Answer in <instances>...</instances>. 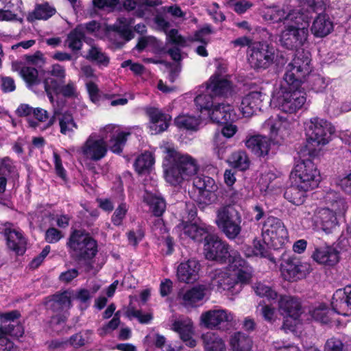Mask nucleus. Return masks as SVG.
Listing matches in <instances>:
<instances>
[{
    "instance_id": "1",
    "label": "nucleus",
    "mask_w": 351,
    "mask_h": 351,
    "mask_svg": "<svg viewBox=\"0 0 351 351\" xmlns=\"http://www.w3.org/2000/svg\"><path fill=\"white\" fill-rule=\"evenodd\" d=\"M204 251L208 260L228 265L213 271L210 280L213 290L227 295H234L251 282L253 276L252 267L242 258L237 250L231 248L211 232L204 239Z\"/></svg>"
},
{
    "instance_id": "2",
    "label": "nucleus",
    "mask_w": 351,
    "mask_h": 351,
    "mask_svg": "<svg viewBox=\"0 0 351 351\" xmlns=\"http://www.w3.org/2000/svg\"><path fill=\"white\" fill-rule=\"evenodd\" d=\"M311 54L308 51H298L287 65L283 80L276 86L271 105L283 112L295 114L306 101L302 85L311 71Z\"/></svg>"
},
{
    "instance_id": "3",
    "label": "nucleus",
    "mask_w": 351,
    "mask_h": 351,
    "mask_svg": "<svg viewBox=\"0 0 351 351\" xmlns=\"http://www.w3.org/2000/svg\"><path fill=\"white\" fill-rule=\"evenodd\" d=\"M226 68L219 66L209 80L195 90L194 102L202 114L210 118L213 122L235 121L240 119L232 106L224 103L215 104L214 97H227L230 95L232 87Z\"/></svg>"
},
{
    "instance_id": "4",
    "label": "nucleus",
    "mask_w": 351,
    "mask_h": 351,
    "mask_svg": "<svg viewBox=\"0 0 351 351\" xmlns=\"http://www.w3.org/2000/svg\"><path fill=\"white\" fill-rule=\"evenodd\" d=\"M160 149L164 154L163 167L165 180L177 186L195 175L199 169L197 160L191 156L178 152L170 142H163Z\"/></svg>"
},
{
    "instance_id": "5",
    "label": "nucleus",
    "mask_w": 351,
    "mask_h": 351,
    "mask_svg": "<svg viewBox=\"0 0 351 351\" xmlns=\"http://www.w3.org/2000/svg\"><path fill=\"white\" fill-rule=\"evenodd\" d=\"M330 5V0H306L303 10L300 13L306 15L307 21L300 23L289 21L279 36L280 45L288 49H296L303 47L308 36V27L311 19V12L325 10Z\"/></svg>"
},
{
    "instance_id": "6",
    "label": "nucleus",
    "mask_w": 351,
    "mask_h": 351,
    "mask_svg": "<svg viewBox=\"0 0 351 351\" xmlns=\"http://www.w3.org/2000/svg\"><path fill=\"white\" fill-rule=\"evenodd\" d=\"M306 145L300 149L306 150L309 156H315L321 148L331 141L335 128L328 121L313 117L304 123Z\"/></svg>"
},
{
    "instance_id": "7",
    "label": "nucleus",
    "mask_w": 351,
    "mask_h": 351,
    "mask_svg": "<svg viewBox=\"0 0 351 351\" xmlns=\"http://www.w3.org/2000/svg\"><path fill=\"white\" fill-rule=\"evenodd\" d=\"M299 160L296 162L291 172L292 184L304 189L313 190L316 189L321 181L319 171L306 152V150L300 149L298 152Z\"/></svg>"
},
{
    "instance_id": "8",
    "label": "nucleus",
    "mask_w": 351,
    "mask_h": 351,
    "mask_svg": "<svg viewBox=\"0 0 351 351\" xmlns=\"http://www.w3.org/2000/svg\"><path fill=\"white\" fill-rule=\"evenodd\" d=\"M155 23L165 32L169 43L179 47H185L191 42H199L203 45L196 48V53L202 57L208 56V53L206 45L210 42V35L213 33L210 25L204 26L197 31L193 37L184 38L178 33L177 29H172L168 31L169 23L165 19L157 16L155 17Z\"/></svg>"
},
{
    "instance_id": "9",
    "label": "nucleus",
    "mask_w": 351,
    "mask_h": 351,
    "mask_svg": "<svg viewBox=\"0 0 351 351\" xmlns=\"http://www.w3.org/2000/svg\"><path fill=\"white\" fill-rule=\"evenodd\" d=\"M241 221V214L232 204L222 206L216 211V225L230 239L240 234Z\"/></svg>"
},
{
    "instance_id": "10",
    "label": "nucleus",
    "mask_w": 351,
    "mask_h": 351,
    "mask_svg": "<svg viewBox=\"0 0 351 351\" xmlns=\"http://www.w3.org/2000/svg\"><path fill=\"white\" fill-rule=\"evenodd\" d=\"M303 10L301 8L294 7L291 5L282 6L272 5L264 6L261 8V14L263 19L270 23H278L285 21V24L289 21L300 23L302 21H307L308 18L300 12Z\"/></svg>"
},
{
    "instance_id": "11",
    "label": "nucleus",
    "mask_w": 351,
    "mask_h": 351,
    "mask_svg": "<svg viewBox=\"0 0 351 351\" xmlns=\"http://www.w3.org/2000/svg\"><path fill=\"white\" fill-rule=\"evenodd\" d=\"M196 215V209L195 208H192L189 213L188 219H183L176 226V231L181 240H191L195 242H201L212 231L213 228L211 226L203 223H198L195 219Z\"/></svg>"
},
{
    "instance_id": "12",
    "label": "nucleus",
    "mask_w": 351,
    "mask_h": 351,
    "mask_svg": "<svg viewBox=\"0 0 351 351\" xmlns=\"http://www.w3.org/2000/svg\"><path fill=\"white\" fill-rule=\"evenodd\" d=\"M263 239L275 249L284 247L289 241V234L283 222L274 217H269L262 228Z\"/></svg>"
},
{
    "instance_id": "13",
    "label": "nucleus",
    "mask_w": 351,
    "mask_h": 351,
    "mask_svg": "<svg viewBox=\"0 0 351 351\" xmlns=\"http://www.w3.org/2000/svg\"><path fill=\"white\" fill-rule=\"evenodd\" d=\"M278 308L282 314H285L282 328L285 330L298 333L300 328V302L298 299L290 295H281Z\"/></svg>"
},
{
    "instance_id": "14",
    "label": "nucleus",
    "mask_w": 351,
    "mask_h": 351,
    "mask_svg": "<svg viewBox=\"0 0 351 351\" xmlns=\"http://www.w3.org/2000/svg\"><path fill=\"white\" fill-rule=\"evenodd\" d=\"M68 245L80 260H92L97 253L96 241L80 230H75L71 234Z\"/></svg>"
},
{
    "instance_id": "15",
    "label": "nucleus",
    "mask_w": 351,
    "mask_h": 351,
    "mask_svg": "<svg viewBox=\"0 0 351 351\" xmlns=\"http://www.w3.org/2000/svg\"><path fill=\"white\" fill-rule=\"evenodd\" d=\"M235 315L231 311L215 308L203 312L199 317V325L208 329H221L234 321Z\"/></svg>"
},
{
    "instance_id": "16",
    "label": "nucleus",
    "mask_w": 351,
    "mask_h": 351,
    "mask_svg": "<svg viewBox=\"0 0 351 351\" xmlns=\"http://www.w3.org/2000/svg\"><path fill=\"white\" fill-rule=\"evenodd\" d=\"M80 152L86 159L98 161L104 158L108 152V145L103 134L91 133L80 147Z\"/></svg>"
},
{
    "instance_id": "17",
    "label": "nucleus",
    "mask_w": 351,
    "mask_h": 351,
    "mask_svg": "<svg viewBox=\"0 0 351 351\" xmlns=\"http://www.w3.org/2000/svg\"><path fill=\"white\" fill-rule=\"evenodd\" d=\"M249 62L254 69H266L274 59V50L272 47L261 43H253L250 46Z\"/></svg>"
},
{
    "instance_id": "18",
    "label": "nucleus",
    "mask_w": 351,
    "mask_h": 351,
    "mask_svg": "<svg viewBox=\"0 0 351 351\" xmlns=\"http://www.w3.org/2000/svg\"><path fill=\"white\" fill-rule=\"evenodd\" d=\"M341 212L328 207H317L314 210L311 219L315 228L330 234L338 226L336 215L337 213Z\"/></svg>"
},
{
    "instance_id": "19",
    "label": "nucleus",
    "mask_w": 351,
    "mask_h": 351,
    "mask_svg": "<svg viewBox=\"0 0 351 351\" xmlns=\"http://www.w3.org/2000/svg\"><path fill=\"white\" fill-rule=\"evenodd\" d=\"M310 270L309 264L302 263L293 258L284 259L280 265L281 276L287 281H296L302 279L309 273Z\"/></svg>"
},
{
    "instance_id": "20",
    "label": "nucleus",
    "mask_w": 351,
    "mask_h": 351,
    "mask_svg": "<svg viewBox=\"0 0 351 351\" xmlns=\"http://www.w3.org/2000/svg\"><path fill=\"white\" fill-rule=\"evenodd\" d=\"M100 133L103 134L104 140L108 139V149L119 154L122 152L127 141V137L130 134L121 130L119 125L108 124L100 129Z\"/></svg>"
},
{
    "instance_id": "21",
    "label": "nucleus",
    "mask_w": 351,
    "mask_h": 351,
    "mask_svg": "<svg viewBox=\"0 0 351 351\" xmlns=\"http://www.w3.org/2000/svg\"><path fill=\"white\" fill-rule=\"evenodd\" d=\"M330 7L329 6L324 11L315 12L317 15L313 19L311 26V32L315 38H324L330 34L335 28V23L332 18L326 13V11ZM311 16H312V14Z\"/></svg>"
},
{
    "instance_id": "22",
    "label": "nucleus",
    "mask_w": 351,
    "mask_h": 351,
    "mask_svg": "<svg viewBox=\"0 0 351 351\" xmlns=\"http://www.w3.org/2000/svg\"><path fill=\"white\" fill-rule=\"evenodd\" d=\"M50 306L54 312H62V315H56L51 317V325L56 331H59L58 326H62L66 320V311L71 306V299L68 293L54 295L50 301Z\"/></svg>"
},
{
    "instance_id": "23",
    "label": "nucleus",
    "mask_w": 351,
    "mask_h": 351,
    "mask_svg": "<svg viewBox=\"0 0 351 351\" xmlns=\"http://www.w3.org/2000/svg\"><path fill=\"white\" fill-rule=\"evenodd\" d=\"M311 257L318 264L330 267L339 262L340 253L334 245H324L315 247Z\"/></svg>"
},
{
    "instance_id": "24",
    "label": "nucleus",
    "mask_w": 351,
    "mask_h": 351,
    "mask_svg": "<svg viewBox=\"0 0 351 351\" xmlns=\"http://www.w3.org/2000/svg\"><path fill=\"white\" fill-rule=\"evenodd\" d=\"M266 95L261 91H252L243 96L239 106V111L243 117H250L263 107Z\"/></svg>"
},
{
    "instance_id": "25",
    "label": "nucleus",
    "mask_w": 351,
    "mask_h": 351,
    "mask_svg": "<svg viewBox=\"0 0 351 351\" xmlns=\"http://www.w3.org/2000/svg\"><path fill=\"white\" fill-rule=\"evenodd\" d=\"M331 306L337 314L349 316L351 315V286L337 289L333 294Z\"/></svg>"
},
{
    "instance_id": "26",
    "label": "nucleus",
    "mask_w": 351,
    "mask_h": 351,
    "mask_svg": "<svg viewBox=\"0 0 351 351\" xmlns=\"http://www.w3.org/2000/svg\"><path fill=\"white\" fill-rule=\"evenodd\" d=\"M171 329L176 332L186 346L193 348L197 341L193 338L195 334L193 322L188 317H179L173 321Z\"/></svg>"
},
{
    "instance_id": "27",
    "label": "nucleus",
    "mask_w": 351,
    "mask_h": 351,
    "mask_svg": "<svg viewBox=\"0 0 351 351\" xmlns=\"http://www.w3.org/2000/svg\"><path fill=\"white\" fill-rule=\"evenodd\" d=\"M263 128L269 133L271 137L279 136L283 139L289 134L291 122L286 118L279 116L271 117L265 121Z\"/></svg>"
},
{
    "instance_id": "28",
    "label": "nucleus",
    "mask_w": 351,
    "mask_h": 351,
    "mask_svg": "<svg viewBox=\"0 0 351 351\" xmlns=\"http://www.w3.org/2000/svg\"><path fill=\"white\" fill-rule=\"evenodd\" d=\"M50 76L45 77L44 86L47 96L51 103L53 101L52 91H57L60 87V83L66 77V71L64 66L56 64L51 66L49 73Z\"/></svg>"
},
{
    "instance_id": "29",
    "label": "nucleus",
    "mask_w": 351,
    "mask_h": 351,
    "mask_svg": "<svg viewBox=\"0 0 351 351\" xmlns=\"http://www.w3.org/2000/svg\"><path fill=\"white\" fill-rule=\"evenodd\" d=\"M200 264L195 259L182 262L177 267V278L180 282L192 283L197 280Z\"/></svg>"
},
{
    "instance_id": "30",
    "label": "nucleus",
    "mask_w": 351,
    "mask_h": 351,
    "mask_svg": "<svg viewBox=\"0 0 351 351\" xmlns=\"http://www.w3.org/2000/svg\"><path fill=\"white\" fill-rule=\"evenodd\" d=\"M245 144L248 149L258 157H264L268 155L271 147L270 139L262 135H254L247 137Z\"/></svg>"
},
{
    "instance_id": "31",
    "label": "nucleus",
    "mask_w": 351,
    "mask_h": 351,
    "mask_svg": "<svg viewBox=\"0 0 351 351\" xmlns=\"http://www.w3.org/2000/svg\"><path fill=\"white\" fill-rule=\"evenodd\" d=\"M7 245L9 249L18 254H22L25 250L26 241L22 232L15 228H6L5 230Z\"/></svg>"
},
{
    "instance_id": "32",
    "label": "nucleus",
    "mask_w": 351,
    "mask_h": 351,
    "mask_svg": "<svg viewBox=\"0 0 351 351\" xmlns=\"http://www.w3.org/2000/svg\"><path fill=\"white\" fill-rule=\"evenodd\" d=\"M12 71L19 72L20 76L29 86L36 85L40 82L38 76V71L34 67L26 66L23 62H12Z\"/></svg>"
},
{
    "instance_id": "33",
    "label": "nucleus",
    "mask_w": 351,
    "mask_h": 351,
    "mask_svg": "<svg viewBox=\"0 0 351 351\" xmlns=\"http://www.w3.org/2000/svg\"><path fill=\"white\" fill-rule=\"evenodd\" d=\"M57 116L58 124L60 127V132L62 134L71 137L77 130L78 125L72 114L69 112H64L58 114L57 112H54V118Z\"/></svg>"
},
{
    "instance_id": "34",
    "label": "nucleus",
    "mask_w": 351,
    "mask_h": 351,
    "mask_svg": "<svg viewBox=\"0 0 351 351\" xmlns=\"http://www.w3.org/2000/svg\"><path fill=\"white\" fill-rule=\"evenodd\" d=\"M204 351H226L224 340L216 332H206L202 335Z\"/></svg>"
},
{
    "instance_id": "35",
    "label": "nucleus",
    "mask_w": 351,
    "mask_h": 351,
    "mask_svg": "<svg viewBox=\"0 0 351 351\" xmlns=\"http://www.w3.org/2000/svg\"><path fill=\"white\" fill-rule=\"evenodd\" d=\"M204 286H197L187 290L181 296L182 303L186 307H195L204 298L206 294Z\"/></svg>"
},
{
    "instance_id": "36",
    "label": "nucleus",
    "mask_w": 351,
    "mask_h": 351,
    "mask_svg": "<svg viewBox=\"0 0 351 351\" xmlns=\"http://www.w3.org/2000/svg\"><path fill=\"white\" fill-rule=\"evenodd\" d=\"M308 319L323 324H328L331 320V313L326 305L319 303L311 306L308 309Z\"/></svg>"
},
{
    "instance_id": "37",
    "label": "nucleus",
    "mask_w": 351,
    "mask_h": 351,
    "mask_svg": "<svg viewBox=\"0 0 351 351\" xmlns=\"http://www.w3.org/2000/svg\"><path fill=\"white\" fill-rule=\"evenodd\" d=\"M125 10L133 11L138 16H143L151 10L152 4L149 0H123Z\"/></svg>"
},
{
    "instance_id": "38",
    "label": "nucleus",
    "mask_w": 351,
    "mask_h": 351,
    "mask_svg": "<svg viewBox=\"0 0 351 351\" xmlns=\"http://www.w3.org/2000/svg\"><path fill=\"white\" fill-rule=\"evenodd\" d=\"M217 186H214L212 189H207L206 191H197V193L189 192L190 197L198 204L204 206L211 204L216 199L215 191Z\"/></svg>"
},
{
    "instance_id": "39",
    "label": "nucleus",
    "mask_w": 351,
    "mask_h": 351,
    "mask_svg": "<svg viewBox=\"0 0 351 351\" xmlns=\"http://www.w3.org/2000/svg\"><path fill=\"white\" fill-rule=\"evenodd\" d=\"M232 351H250L252 348L251 339L242 332L234 333L230 339Z\"/></svg>"
},
{
    "instance_id": "40",
    "label": "nucleus",
    "mask_w": 351,
    "mask_h": 351,
    "mask_svg": "<svg viewBox=\"0 0 351 351\" xmlns=\"http://www.w3.org/2000/svg\"><path fill=\"white\" fill-rule=\"evenodd\" d=\"M310 190H304L298 186L296 184H293V185L287 189L285 193V197L289 202L292 203L294 205H302L306 198V193Z\"/></svg>"
},
{
    "instance_id": "41",
    "label": "nucleus",
    "mask_w": 351,
    "mask_h": 351,
    "mask_svg": "<svg viewBox=\"0 0 351 351\" xmlns=\"http://www.w3.org/2000/svg\"><path fill=\"white\" fill-rule=\"evenodd\" d=\"M227 162L232 167L240 171H245L250 165L249 157L244 151H237L232 153Z\"/></svg>"
},
{
    "instance_id": "42",
    "label": "nucleus",
    "mask_w": 351,
    "mask_h": 351,
    "mask_svg": "<svg viewBox=\"0 0 351 351\" xmlns=\"http://www.w3.org/2000/svg\"><path fill=\"white\" fill-rule=\"evenodd\" d=\"M174 123L179 128L196 131L199 128L200 121L194 116L188 114H181L175 119Z\"/></svg>"
},
{
    "instance_id": "43",
    "label": "nucleus",
    "mask_w": 351,
    "mask_h": 351,
    "mask_svg": "<svg viewBox=\"0 0 351 351\" xmlns=\"http://www.w3.org/2000/svg\"><path fill=\"white\" fill-rule=\"evenodd\" d=\"M153 162L152 154L149 152H145L136 158L134 167L138 174L145 175L152 171Z\"/></svg>"
},
{
    "instance_id": "44",
    "label": "nucleus",
    "mask_w": 351,
    "mask_h": 351,
    "mask_svg": "<svg viewBox=\"0 0 351 351\" xmlns=\"http://www.w3.org/2000/svg\"><path fill=\"white\" fill-rule=\"evenodd\" d=\"M23 334V326L19 322L0 325V337L8 338V337H11L18 339L21 337Z\"/></svg>"
},
{
    "instance_id": "45",
    "label": "nucleus",
    "mask_w": 351,
    "mask_h": 351,
    "mask_svg": "<svg viewBox=\"0 0 351 351\" xmlns=\"http://www.w3.org/2000/svg\"><path fill=\"white\" fill-rule=\"evenodd\" d=\"M326 204L331 206V208L336 211H343L345 209V201L340 195L333 190L326 191L323 197Z\"/></svg>"
},
{
    "instance_id": "46",
    "label": "nucleus",
    "mask_w": 351,
    "mask_h": 351,
    "mask_svg": "<svg viewBox=\"0 0 351 351\" xmlns=\"http://www.w3.org/2000/svg\"><path fill=\"white\" fill-rule=\"evenodd\" d=\"M273 178H274V175L273 173H268L267 175H263L259 181L260 191L264 197L277 194L280 191V189H274V184L271 182L267 183V180H269L270 181Z\"/></svg>"
},
{
    "instance_id": "47",
    "label": "nucleus",
    "mask_w": 351,
    "mask_h": 351,
    "mask_svg": "<svg viewBox=\"0 0 351 351\" xmlns=\"http://www.w3.org/2000/svg\"><path fill=\"white\" fill-rule=\"evenodd\" d=\"M84 34L81 29L76 28L69 33L65 40V45L73 51L80 50L82 46Z\"/></svg>"
},
{
    "instance_id": "48",
    "label": "nucleus",
    "mask_w": 351,
    "mask_h": 351,
    "mask_svg": "<svg viewBox=\"0 0 351 351\" xmlns=\"http://www.w3.org/2000/svg\"><path fill=\"white\" fill-rule=\"evenodd\" d=\"M133 23L134 22L132 19L121 17L117 20L115 25L117 30L127 40H130L134 37V32L131 28Z\"/></svg>"
},
{
    "instance_id": "49",
    "label": "nucleus",
    "mask_w": 351,
    "mask_h": 351,
    "mask_svg": "<svg viewBox=\"0 0 351 351\" xmlns=\"http://www.w3.org/2000/svg\"><path fill=\"white\" fill-rule=\"evenodd\" d=\"M86 58L96 62L99 66H106L109 62L108 58L101 51V49L95 46L90 47Z\"/></svg>"
},
{
    "instance_id": "50",
    "label": "nucleus",
    "mask_w": 351,
    "mask_h": 351,
    "mask_svg": "<svg viewBox=\"0 0 351 351\" xmlns=\"http://www.w3.org/2000/svg\"><path fill=\"white\" fill-rule=\"evenodd\" d=\"M214 186L216 184L213 178L204 176H196L193 179V188L191 192L206 191L207 189H212Z\"/></svg>"
},
{
    "instance_id": "51",
    "label": "nucleus",
    "mask_w": 351,
    "mask_h": 351,
    "mask_svg": "<svg viewBox=\"0 0 351 351\" xmlns=\"http://www.w3.org/2000/svg\"><path fill=\"white\" fill-rule=\"evenodd\" d=\"M214 186L216 184L213 178L204 176H196L193 179V188L191 192L206 191L207 189H212Z\"/></svg>"
},
{
    "instance_id": "52",
    "label": "nucleus",
    "mask_w": 351,
    "mask_h": 351,
    "mask_svg": "<svg viewBox=\"0 0 351 351\" xmlns=\"http://www.w3.org/2000/svg\"><path fill=\"white\" fill-rule=\"evenodd\" d=\"M171 122V116L155 109V133L166 130Z\"/></svg>"
},
{
    "instance_id": "53",
    "label": "nucleus",
    "mask_w": 351,
    "mask_h": 351,
    "mask_svg": "<svg viewBox=\"0 0 351 351\" xmlns=\"http://www.w3.org/2000/svg\"><path fill=\"white\" fill-rule=\"evenodd\" d=\"M55 12V8L50 6L48 3H43L36 7L30 17L35 19L46 20L53 16Z\"/></svg>"
},
{
    "instance_id": "54",
    "label": "nucleus",
    "mask_w": 351,
    "mask_h": 351,
    "mask_svg": "<svg viewBox=\"0 0 351 351\" xmlns=\"http://www.w3.org/2000/svg\"><path fill=\"white\" fill-rule=\"evenodd\" d=\"M228 145L219 133H215L213 138V152L219 159L225 156Z\"/></svg>"
},
{
    "instance_id": "55",
    "label": "nucleus",
    "mask_w": 351,
    "mask_h": 351,
    "mask_svg": "<svg viewBox=\"0 0 351 351\" xmlns=\"http://www.w3.org/2000/svg\"><path fill=\"white\" fill-rule=\"evenodd\" d=\"M254 289L256 295L266 298L268 300H274L277 298V292L265 284L258 282L255 285Z\"/></svg>"
},
{
    "instance_id": "56",
    "label": "nucleus",
    "mask_w": 351,
    "mask_h": 351,
    "mask_svg": "<svg viewBox=\"0 0 351 351\" xmlns=\"http://www.w3.org/2000/svg\"><path fill=\"white\" fill-rule=\"evenodd\" d=\"M226 5L239 14L246 12L253 6V3L248 0H228Z\"/></svg>"
},
{
    "instance_id": "57",
    "label": "nucleus",
    "mask_w": 351,
    "mask_h": 351,
    "mask_svg": "<svg viewBox=\"0 0 351 351\" xmlns=\"http://www.w3.org/2000/svg\"><path fill=\"white\" fill-rule=\"evenodd\" d=\"M310 72H311V71ZM306 77L308 78V82L311 88L315 92H321L327 86V82L320 75L311 74V73H309Z\"/></svg>"
},
{
    "instance_id": "58",
    "label": "nucleus",
    "mask_w": 351,
    "mask_h": 351,
    "mask_svg": "<svg viewBox=\"0 0 351 351\" xmlns=\"http://www.w3.org/2000/svg\"><path fill=\"white\" fill-rule=\"evenodd\" d=\"M237 120H235L236 121ZM234 121H220L219 123H223V125L221 129V136L226 138H232L238 132V126L233 123Z\"/></svg>"
},
{
    "instance_id": "59",
    "label": "nucleus",
    "mask_w": 351,
    "mask_h": 351,
    "mask_svg": "<svg viewBox=\"0 0 351 351\" xmlns=\"http://www.w3.org/2000/svg\"><path fill=\"white\" fill-rule=\"evenodd\" d=\"M91 333L86 331L84 333H78L72 336L68 341L69 344L75 348L81 347L90 341Z\"/></svg>"
},
{
    "instance_id": "60",
    "label": "nucleus",
    "mask_w": 351,
    "mask_h": 351,
    "mask_svg": "<svg viewBox=\"0 0 351 351\" xmlns=\"http://www.w3.org/2000/svg\"><path fill=\"white\" fill-rule=\"evenodd\" d=\"M350 110V103H343L340 105L336 100L332 101L328 108V112L333 116H337L342 112H346Z\"/></svg>"
},
{
    "instance_id": "61",
    "label": "nucleus",
    "mask_w": 351,
    "mask_h": 351,
    "mask_svg": "<svg viewBox=\"0 0 351 351\" xmlns=\"http://www.w3.org/2000/svg\"><path fill=\"white\" fill-rule=\"evenodd\" d=\"M128 212V206L126 204L121 203L114 210L111 217V221L114 226H120L122 223Z\"/></svg>"
},
{
    "instance_id": "62",
    "label": "nucleus",
    "mask_w": 351,
    "mask_h": 351,
    "mask_svg": "<svg viewBox=\"0 0 351 351\" xmlns=\"http://www.w3.org/2000/svg\"><path fill=\"white\" fill-rule=\"evenodd\" d=\"M128 315L130 317L137 319L141 324H147L152 319V315L151 313H143V311L134 308H130L128 309Z\"/></svg>"
},
{
    "instance_id": "63",
    "label": "nucleus",
    "mask_w": 351,
    "mask_h": 351,
    "mask_svg": "<svg viewBox=\"0 0 351 351\" xmlns=\"http://www.w3.org/2000/svg\"><path fill=\"white\" fill-rule=\"evenodd\" d=\"M336 184L346 193L351 195V172L340 176L336 181Z\"/></svg>"
},
{
    "instance_id": "64",
    "label": "nucleus",
    "mask_w": 351,
    "mask_h": 351,
    "mask_svg": "<svg viewBox=\"0 0 351 351\" xmlns=\"http://www.w3.org/2000/svg\"><path fill=\"white\" fill-rule=\"evenodd\" d=\"M261 312L264 319L268 322L273 323L278 318V313L275 308L270 305L262 306Z\"/></svg>"
}]
</instances>
